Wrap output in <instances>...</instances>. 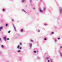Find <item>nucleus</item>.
<instances>
[{
  "mask_svg": "<svg viewBox=\"0 0 62 62\" xmlns=\"http://www.w3.org/2000/svg\"><path fill=\"white\" fill-rule=\"evenodd\" d=\"M60 14H62V8L61 7L60 8Z\"/></svg>",
  "mask_w": 62,
  "mask_h": 62,
  "instance_id": "1",
  "label": "nucleus"
},
{
  "mask_svg": "<svg viewBox=\"0 0 62 62\" xmlns=\"http://www.w3.org/2000/svg\"><path fill=\"white\" fill-rule=\"evenodd\" d=\"M29 44L31 48V47H32V44L31 43H30Z\"/></svg>",
  "mask_w": 62,
  "mask_h": 62,
  "instance_id": "2",
  "label": "nucleus"
},
{
  "mask_svg": "<svg viewBox=\"0 0 62 62\" xmlns=\"http://www.w3.org/2000/svg\"><path fill=\"white\" fill-rule=\"evenodd\" d=\"M3 27L2 26L0 27V31H1V30L2 29H3Z\"/></svg>",
  "mask_w": 62,
  "mask_h": 62,
  "instance_id": "3",
  "label": "nucleus"
},
{
  "mask_svg": "<svg viewBox=\"0 0 62 62\" xmlns=\"http://www.w3.org/2000/svg\"><path fill=\"white\" fill-rule=\"evenodd\" d=\"M39 11L40 12H43V11L40 8H39Z\"/></svg>",
  "mask_w": 62,
  "mask_h": 62,
  "instance_id": "4",
  "label": "nucleus"
},
{
  "mask_svg": "<svg viewBox=\"0 0 62 62\" xmlns=\"http://www.w3.org/2000/svg\"><path fill=\"white\" fill-rule=\"evenodd\" d=\"M7 38V37L6 36H5L3 37V39H4V40L5 41H6V39Z\"/></svg>",
  "mask_w": 62,
  "mask_h": 62,
  "instance_id": "5",
  "label": "nucleus"
},
{
  "mask_svg": "<svg viewBox=\"0 0 62 62\" xmlns=\"http://www.w3.org/2000/svg\"><path fill=\"white\" fill-rule=\"evenodd\" d=\"M22 11H23L24 12H25V13H27V12L26 11H25L23 9H22Z\"/></svg>",
  "mask_w": 62,
  "mask_h": 62,
  "instance_id": "6",
  "label": "nucleus"
},
{
  "mask_svg": "<svg viewBox=\"0 0 62 62\" xmlns=\"http://www.w3.org/2000/svg\"><path fill=\"white\" fill-rule=\"evenodd\" d=\"M46 59H47V60H48V59H50V58L49 57H47L46 58Z\"/></svg>",
  "mask_w": 62,
  "mask_h": 62,
  "instance_id": "7",
  "label": "nucleus"
},
{
  "mask_svg": "<svg viewBox=\"0 0 62 62\" xmlns=\"http://www.w3.org/2000/svg\"><path fill=\"white\" fill-rule=\"evenodd\" d=\"M13 26L14 28V29L16 31V27H15V26H14V25H13Z\"/></svg>",
  "mask_w": 62,
  "mask_h": 62,
  "instance_id": "8",
  "label": "nucleus"
},
{
  "mask_svg": "<svg viewBox=\"0 0 62 62\" xmlns=\"http://www.w3.org/2000/svg\"><path fill=\"white\" fill-rule=\"evenodd\" d=\"M20 45H18V46L17 47V48L18 49H20Z\"/></svg>",
  "mask_w": 62,
  "mask_h": 62,
  "instance_id": "9",
  "label": "nucleus"
},
{
  "mask_svg": "<svg viewBox=\"0 0 62 62\" xmlns=\"http://www.w3.org/2000/svg\"><path fill=\"white\" fill-rule=\"evenodd\" d=\"M37 59H40V58L39 57H37Z\"/></svg>",
  "mask_w": 62,
  "mask_h": 62,
  "instance_id": "10",
  "label": "nucleus"
},
{
  "mask_svg": "<svg viewBox=\"0 0 62 62\" xmlns=\"http://www.w3.org/2000/svg\"><path fill=\"white\" fill-rule=\"evenodd\" d=\"M23 29H21V32H23Z\"/></svg>",
  "mask_w": 62,
  "mask_h": 62,
  "instance_id": "11",
  "label": "nucleus"
},
{
  "mask_svg": "<svg viewBox=\"0 0 62 62\" xmlns=\"http://www.w3.org/2000/svg\"><path fill=\"white\" fill-rule=\"evenodd\" d=\"M60 55L61 56H62V53H60Z\"/></svg>",
  "mask_w": 62,
  "mask_h": 62,
  "instance_id": "12",
  "label": "nucleus"
},
{
  "mask_svg": "<svg viewBox=\"0 0 62 62\" xmlns=\"http://www.w3.org/2000/svg\"><path fill=\"white\" fill-rule=\"evenodd\" d=\"M30 1L31 3H32V0H30Z\"/></svg>",
  "mask_w": 62,
  "mask_h": 62,
  "instance_id": "13",
  "label": "nucleus"
},
{
  "mask_svg": "<svg viewBox=\"0 0 62 62\" xmlns=\"http://www.w3.org/2000/svg\"><path fill=\"white\" fill-rule=\"evenodd\" d=\"M21 52V50H19L18 51H17V52L18 53H19V52Z\"/></svg>",
  "mask_w": 62,
  "mask_h": 62,
  "instance_id": "14",
  "label": "nucleus"
},
{
  "mask_svg": "<svg viewBox=\"0 0 62 62\" xmlns=\"http://www.w3.org/2000/svg\"><path fill=\"white\" fill-rule=\"evenodd\" d=\"M7 40H9V39L8 38H7Z\"/></svg>",
  "mask_w": 62,
  "mask_h": 62,
  "instance_id": "15",
  "label": "nucleus"
},
{
  "mask_svg": "<svg viewBox=\"0 0 62 62\" xmlns=\"http://www.w3.org/2000/svg\"><path fill=\"white\" fill-rule=\"evenodd\" d=\"M8 24L7 23L6 24V26H8Z\"/></svg>",
  "mask_w": 62,
  "mask_h": 62,
  "instance_id": "16",
  "label": "nucleus"
},
{
  "mask_svg": "<svg viewBox=\"0 0 62 62\" xmlns=\"http://www.w3.org/2000/svg\"><path fill=\"white\" fill-rule=\"evenodd\" d=\"M1 46L2 48H4V46L3 45H2Z\"/></svg>",
  "mask_w": 62,
  "mask_h": 62,
  "instance_id": "17",
  "label": "nucleus"
},
{
  "mask_svg": "<svg viewBox=\"0 0 62 62\" xmlns=\"http://www.w3.org/2000/svg\"><path fill=\"white\" fill-rule=\"evenodd\" d=\"M46 9V8H45V7H44V10H45Z\"/></svg>",
  "mask_w": 62,
  "mask_h": 62,
  "instance_id": "18",
  "label": "nucleus"
},
{
  "mask_svg": "<svg viewBox=\"0 0 62 62\" xmlns=\"http://www.w3.org/2000/svg\"><path fill=\"white\" fill-rule=\"evenodd\" d=\"M44 25H48V24H44Z\"/></svg>",
  "mask_w": 62,
  "mask_h": 62,
  "instance_id": "19",
  "label": "nucleus"
},
{
  "mask_svg": "<svg viewBox=\"0 0 62 62\" xmlns=\"http://www.w3.org/2000/svg\"><path fill=\"white\" fill-rule=\"evenodd\" d=\"M38 32H40V30H38Z\"/></svg>",
  "mask_w": 62,
  "mask_h": 62,
  "instance_id": "20",
  "label": "nucleus"
},
{
  "mask_svg": "<svg viewBox=\"0 0 62 62\" xmlns=\"http://www.w3.org/2000/svg\"><path fill=\"white\" fill-rule=\"evenodd\" d=\"M34 52L35 53H37V51H34Z\"/></svg>",
  "mask_w": 62,
  "mask_h": 62,
  "instance_id": "21",
  "label": "nucleus"
},
{
  "mask_svg": "<svg viewBox=\"0 0 62 62\" xmlns=\"http://www.w3.org/2000/svg\"><path fill=\"white\" fill-rule=\"evenodd\" d=\"M22 2H23V3L24 2V0H23L22 1Z\"/></svg>",
  "mask_w": 62,
  "mask_h": 62,
  "instance_id": "22",
  "label": "nucleus"
},
{
  "mask_svg": "<svg viewBox=\"0 0 62 62\" xmlns=\"http://www.w3.org/2000/svg\"><path fill=\"white\" fill-rule=\"evenodd\" d=\"M31 42H33V40H31Z\"/></svg>",
  "mask_w": 62,
  "mask_h": 62,
  "instance_id": "23",
  "label": "nucleus"
},
{
  "mask_svg": "<svg viewBox=\"0 0 62 62\" xmlns=\"http://www.w3.org/2000/svg\"><path fill=\"white\" fill-rule=\"evenodd\" d=\"M44 40H47V39H46V38H45L44 39Z\"/></svg>",
  "mask_w": 62,
  "mask_h": 62,
  "instance_id": "24",
  "label": "nucleus"
},
{
  "mask_svg": "<svg viewBox=\"0 0 62 62\" xmlns=\"http://www.w3.org/2000/svg\"><path fill=\"white\" fill-rule=\"evenodd\" d=\"M55 42H57V40H56V39H55Z\"/></svg>",
  "mask_w": 62,
  "mask_h": 62,
  "instance_id": "25",
  "label": "nucleus"
},
{
  "mask_svg": "<svg viewBox=\"0 0 62 62\" xmlns=\"http://www.w3.org/2000/svg\"><path fill=\"white\" fill-rule=\"evenodd\" d=\"M50 61L51 62H52V59H50Z\"/></svg>",
  "mask_w": 62,
  "mask_h": 62,
  "instance_id": "26",
  "label": "nucleus"
},
{
  "mask_svg": "<svg viewBox=\"0 0 62 62\" xmlns=\"http://www.w3.org/2000/svg\"><path fill=\"white\" fill-rule=\"evenodd\" d=\"M33 9L35 10V9H36V8H35L34 7L33 8Z\"/></svg>",
  "mask_w": 62,
  "mask_h": 62,
  "instance_id": "27",
  "label": "nucleus"
},
{
  "mask_svg": "<svg viewBox=\"0 0 62 62\" xmlns=\"http://www.w3.org/2000/svg\"><path fill=\"white\" fill-rule=\"evenodd\" d=\"M5 10V9H3V11H4Z\"/></svg>",
  "mask_w": 62,
  "mask_h": 62,
  "instance_id": "28",
  "label": "nucleus"
},
{
  "mask_svg": "<svg viewBox=\"0 0 62 62\" xmlns=\"http://www.w3.org/2000/svg\"><path fill=\"white\" fill-rule=\"evenodd\" d=\"M8 33H10V31H8Z\"/></svg>",
  "mask_w": 62,
  "mask_h": 62,
  "instance_id": "29",
  "label": "nucleus"
},
{
  "mask_svg": "<svg viewBox=\"0 0 62 62\" xmlns=\"http://www.w3.org/2000/svg\"><path fill=\"white\" fill-rule=\"evenodd\" d=\"M57 39H60V38H58Z\"/></svg>",
  "mask_w": 62,
  "mask_h": 62,
  "instance_id": "30",
  "label": "nucleus"
},
{
  "mask_svg": "<svg viewBox=\"0 0 62 62\" xmlns=\"http://www.w3.org/2000/svg\"><path fill=\"white\" fill-rule=\"evenodd\" d=\"M54 32H52V33H51V34H54Z\"/></svg>",
  "mask_w": 62,
  "mask_h": 62,
  "instance_id": "31",
  "label": "nucleus"
},
{
  "mask_svg": "<svg viewBox=\"0 0 62 62\" xmlns=\"http://www.w3.org/2000/svg\"><path fill=\"white\" fill-rule=\"evenodd\" d=\"M60 47V48H62V46H61Z\"/></svg>",
  "mask_w": 62,
  "mask_h": 62,
  "instance_id": "32",
  "label": "nucleus"
},
{
  "mask_svg": "<svg viewBox=\"0 0 62 62\" xmlns=\"http://www.w3.org/2000/svg\"><path fill=\"white\" fill-rule=\"evenodd\" d=\"M20 49H22V47H20Z\"/></svg>",
  "mask_w": 62,
  "mask_h": 62,
  "instance_id": "33",
  "label": "nucleus"
},
{
  "mask_svg": "<svg viewBox=\"0 0 62 62\" xmlns=\"http://www.w3.org/2000/svg\"><path fill=\"white\" fill-rule=\"evenodd\" d=\"M12 22H13V21H14V20H13V19H12Z\"/></svg>",
  "mask_w": 62,
  "mask_h": 62,
  "instance_id": "34",
  "label": "nucleus"
},
{
  "mask_svg": "<svg viewBox=\"0 0 62 62\" xmlns=\"http://www.w3.org/2000/svg\"><path fill=\"white\" fill-rule=\"evenodd\" d=\"M48 62H50V60H48Z\"/></svg>",
  "mask_w": 62,
  "mask_h": 62,
  "instance_id": "35",
  "label": "nucleus"
},
{
  "mask_svg": "<svg viewBox=\"0 0 62 62\" xmlns=\"http://www.w3.org/2000/svg\"><path fill=\"white\" fill-rule=\"evenodd\" d=\"M20 45H22V43H20Z\"/></svg>",
  "mask_w": 62,
  "mask_h": 62,
  "instance_id": "36",
  "label": "nucleus"
},
{
  "mask_svg": "<svg viewBox=\"0 0 62 62\" xmlns=\"http://www.w3.org/2000/svg\"><path fill=\"white\" fill-rule=\"evenodd\" d=\"M1 38H0V41H1Z\"/></svg>",
  "mask_w": 62,
  "mask_h": 62,
  "instance_id": "37",
  "label": "nucleus"
},
{
  "mask_svg": "<svg viewBox=\"0 0 62 62\" xmlns=\"http://www.w3.org/2000/svg\"><path fill=\"white\" fill-rule=\"evenodd\" d=\"M43 0H40V1H42Z\"/></svg>",
  "mask_w": 62,
  "mask_h": 62,
  "instance_id": "38",
  "label": "nucleus"
},
{
  "mask_svg": "<svg viewBox=\"0 0 62 62\" xmlns=\"http://www.w3.org/2000/svg\"><path fill=\"white\" fill-rule=\"evenodd\" d=\"M1 53V51H0V54Z\"/></svg>",
  "mask_w": 62,
  "mask_h": 62,
  "instance_id": "39",
  "label": "nucleus"
}]
</instances>
